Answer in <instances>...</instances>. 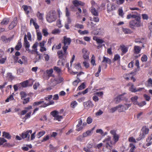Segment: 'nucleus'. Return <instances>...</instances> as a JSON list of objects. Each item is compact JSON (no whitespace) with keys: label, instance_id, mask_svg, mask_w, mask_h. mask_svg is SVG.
Returning <instances> with one entry per match:
<instances>
[{"label":"nucleus","instance_id":"nucleus-1","mask_svg":"<svg viewBox=\"0 0 152 152\" xmlns=\"http://www.w3.org/2000/svg\"><path fill=\"white\" fill-rule=\"evenodd\" d=\"M57 15L56 11L54 10L50 11L47 14L46 19L49 23L55 21L57 19Z\"/></svg>","mask_w":152,"mask_h":152},{"label":"nucleus","instance_id":"nucleus-2","mask_svg":"<svg viewBox=\"0 0 152 152\" xmlns=\"http://www.w3.org/2000/svg\"><path fill=\"white\" fill-rule=\"evenodd\" d=\"M104 142L103 146L107 148L108 151L107 152H110L112 148L113 143L111 140L110 137L108 136L103 141Z\"/></svg>","mask_w":152,"mask_h":152},{"label":"nucleus","instance_id":"nucleus-3","mask_svg":"<svg viewBox=\"0 0 152 152\" xmlns=\"http://www.w3.org/2000/svg\"><path fill=\"white\" fill-rule=\"evenodd\" d=\"M71 42V40L70 38H67L66 36L64 37L62 42L64 46L62 47V49L65 53H66V50L68 47V45L70 44Z\"/></svg>","mask_w":152,"mask_h":152},{"label":"nucleus","instance_id":"nucleus-4","mask_svg":"<svg viewBox=\"0 0 152 152\" xmlns=\"http://www.w3.org/2000/svg\"><path fill=\"white\" fill-rule=\"evenodd\" d=\"M78 121V123L76 125V130L79 132L83 130V127L87 125V123L84 122L83 123V121L81 118L79 119Z\"/></svg>","mask_w":152,"mask_h":152},{"label":"nucleus","instance_id":"nucleus-5","mask_svg":"<svg viewBox=\"0 0 152 152\" xmlns=\"http://www.w3.org/2000/svg\"><path fill=\"white\" fill-rule=\"evenodd\" d=\"M64 53H63V52L61 50H59L57 52V54L58 55L59 58L60 59H62L61 60H59L58 61V63L59 64L64 66L65 65L64 63L66 62L65 60L64 59L63 57L64 55L66 54V52L65 53L64 52Z\"/></svg>","mask_w":152,"mask_h":152},{"label":"nucleus","instance_id":"nucleus-6","mask_svg":"<svg viewBox=\"0 0 152 152\" xmlns=\"http://www.w3.org/2000/svg\"><path fill=\"white\" fill-rule=\"evenodd\" d=\"M32 133L31 130L27 131L26 132H23L21 136V137L23 139H26V140L28 141L30 140V134Z\"/></svg>","mask_w":152,"mask_h":152},{"label":"nucleus","instance_id":"nucleus-7","mask_svg":"<svg viewBox=\"0 0 152 152\" xmlns=\"http://www.w3.org/2000/svg\"><path fill=\"white\" fill-rule=\"evenodd\" d=\"M129 24L130 28H133L132 26L139 27L141 26L142 25L140 20H136L130 21Z\"/></svg>","mask_w":152,"mask_h":152},{"label":"nucleus","instance_id":"nucleus-8","mask_svg":"<svg viewBox=\"0 0 152 152\" xmlns=\"http://www.w3.org/2000/svg\"><path fill=\"white\" fill-rule=\"evenodd\" d=\"M83 104L85 109L87 110L93 107L94 106L91 100H88L87 101L84 102Z\"/></svg>","mask_w":152,"mask_h":152},{"label":"nucleus","instance_id":"nucleus-9","mask_svg":"<svg viewBox=\"0 0 152 152\" xmlns=\"http://www.w3.org/2000/svg\"><path fill=\"white\" fill-rule=\"evenodd\" d=\"M121 106V107H119L118 111L119 112H121L127 110L131 105L130 104H124V105L120 104Z\"/></svg>","mask_w":152,"mask_h":152},{"label":"nucleus","instance_id":"nucleus-10","mask_svg":"<svg viewBox=\"0 0 152 152\" xmlns=\"http://www.w3.org/2000/svg\"><path fill=\"white\" fill-rule=\"evenodd\" d=\"M83 54V57L84 59L88 60L89 58V52L86 48H83L82 50Z\"/></svg>","mask_w":152,"mask_h":152},{"label":"nucleus","instance_id":"nucleus-11","mask_svg":"<svg viewBox=\"0 0 152 152\" xmlns=\"http://www.w3.org/2000/svg\"><path fill=\"white\" fill-rule=\"evenodd\" d=\"M115 9V7L114 4H108L107 5V11L108 13H109L110 12L114 10Z\"/></svg>","mask_w":152,"mask_h":152},{"label":"nucleus","instance_id":"nucleus-12","mask_svg":"<svg viewBox=\"0 0 152 152\" xmlns=\"http://www.w3.org/2000/svg\"><path fill=\"white\" fill-rule=\"evenodd\" d=\"M72 3L76 7H77L79 6H83L85 4V3L84 2L78 0L73 1Z\"/></svg>","mask_w":152,"mask_h":152},{"label":"nucleus","instance_id":"nucleus-13","mask_svg":"<svg viewBox=\"0 0 152 152\" xmlns=\"http://www.w3.org/2000/svg\"><path fill=\"white\" fill-rule=\"evenodd\" d=\"M93 147L92 143H88L87 144L86 146L83 148V150L86 152H92L90 149Z\"/></svg>","mask_w":152,"mask_h":152},{"label":"nucleus","instance_id":"nucleus-14","mask_svg":"<svg viewBox=\"0 0 152 152\" xmlns=\"http://www.w3.org/2000/svg\"><path fill=\"white\" fill-rule=\"evenodd\" d=\"M24 40V45L26 49V50H28V49L30 47V45L29 42H28L27 40L26 36V34L25 35Z\"/></svg>","mask_w":152,"mask_h":152},{"label":"nucleus","instance_id":"nucleus-15","mask_svg":"<svg viewBox=\"0 0 152 152\" xmlns=\"http://www.w3.org/2000/svg\"><path fill=\"white\" fill-rule=\"evenodd\" d=\"M124 98V97L123 95H121L115 98L114 101L115 103L118 104L119 103L121 100H123Z\"/></svg>","mask_w":152,"mask_h":152},{"label":"nucleus","instance_id":"nucleus-16","mask_svg":"<svg viewBox=\"0 0 152 152\" xmlns=\"http://www.w3.org/2000/svg\"><path fill=\"white\" fill-rule=\"evenodd\" d=\"M96 8L91 7V12L92 14L94 16H98L99 15V12L98 10H97Z\"/></svg>","mask_w":152,"mask_h":152},{"label":"nucleus","instance_id":"nucleus-17","mask_svg":"<svg viewBox=\"0 0 152 152\" xmlns=\"http://www.w3.org/2000/svg\"><path fill=\"white\" fill-rule=\"evenodd\" d=\"M127 86H131L129 88V90L132 92H135L139 91V90H137L136 89L134 88V85L133 84L131 83H129Z\"/></svg>","mask_w":152,"mask_h":152},{"label":"nucleus","instance_id":"nucleus-18","mask_svg":"<svg viewBox=\"0 0 152 152\" xmlns=\"http://www.w3.org/2000/svg\"><path fill=\"white\" fill-rule=\"evenodd\" d=\"M121 50L122 51L121 55H123L126 53L128 51V48L124 45H122L120 46Z\"/></svg>","mask_w":152,"mask_h":152},{"label":"nucleus","instance_id":"nucleus-19","mask_svg":"<svg viewBox=\"0 0 152 152\" xmlns=\"http://www.w3.org/2000/svg\"><path fill=\"white\" fill-rule=\"evenodd\" d=\"M17 21L16 20H13L9 25V28L10 29H13L17 25Z\"/></svg>","mask_w":152,"mask_h":152},{"label":"nucleus","instance_id":"nucleus-20","mask_svg":"<svg viewBox=\"0 0 152 152\" xmlns=\"http://www.w3.org/2000/svg\"><path fill=\"white\" fill-rule=\"evenodd\" d=\"M141 48L138 46L135 45L134 47V53L135 54H139L140 52Z\"/></svg>","mask_w":152,"mask_h":152},{"label":"nucleus","instance_id":"nucleus-21","mask_svg":"<svg viewBox=\"0 0 152 152\" xmlns=\"http://www.w3.org/2000/svg\"><path fill=\"white\" fill-rule=\"evenodd\" d=\"M143 133H144L145 135L147 134L149 132V129L148 128L146 127V126H143L141 129Z\"/></svg>","mask_w":152,"mask_h":152},{"label":"nucleus","instance_id":"nucleus-22","mask_svg":"<svg viewBox=\"0 0 152 152\" xmlns=\"http://www.w3.org/2000/svg\"><path fill=\"white\" fill-rule=\"evenodd\" d=\"M54 102L53 101H50L48 103H43L42 105L39 106L40 107H45L50 105L54 104Z\"/></svg>","mask_w":152,"mask_h":152},{"label":"nucleus","instance_id":"nucleus-23","mask_svg":"<svg viewBox=\"0 0 152 152\" xmlns=\"http://www.w3.org/2000/svg\"><path fill=\"white\" fill-rule=\"evenodd\" d=\"M32 23L33 25L34 26L35 28L36 29H38L39 28V26L38 25L37 23H36L34 20L33 18H31L30 20V24Z\"/></svg>","mask_w":152,"mask_h":152},{"label":"nucleus","instance_id":"nucleus-24","mask_svg":"<svg viewBox=\"0 0 152 152\" xmlns=\"http://www.w3.org/2000/svg\"><path fill=\"white\" fill-rule=\"evenodd\" d=\"M3 136L5 138L8 139H10L11 138V137L9 133L7 132H3Z\"/></svg>","mask_w":152,"mask_h":152},{"label":"nucleus","instance_id":"nucleus-25","mask_svg":"<svg viewBox=\"0 0 152 152\" xmlns=\"http://www.w3.org/2000/svg\"><path fill=\"white\" fill-rule=\"evenodd\" d=\"M138 98V97L137 96H135L131 98V100L134 104L137 105L138 103V102L137 101Z\"/></svg>","mask_w":152,"mask_h":152},{"label":"nucleus","instance_id":"nucleus-26","mask_svg":"<svg viewBox=\"0 0 152 152\" xmlns=\"http://www.w3.org/2000/svg\"><path fill=\"white\" fill-rule=\"evenodd\" d=\"M9 19L8 18H4L2 21L1 22V25H4L7 24L9 22Z\"/></svg>","mask_w":152,"mask_h":152},{"label":"nucleus","instance_id":"nucleus-27","mask_svg":"<svg viewBox=\"0 0 152 152\" xmlns=\"http://www.w3.org/2000/svg\"><path fill=\"white\" fill-rule=\"evenodd\" d=\"M21 47L22 43L20 40L18 41L17 45L15 46V49L17 50H19L21 48Z\"/></svg>","mask_w":152,"mask_h":152},{"label":"nucleus","instance_id":"nucleus-28","mask_svg":"<svg viewBox=\"0 0 152 152\" xmlns=\"http://www.w3.org/2000/svg\"><path fill=\"white\" fill-rule=\"evenodd\" d=\"M102 62H105L107 64H110L111 63V60L108 58L106 57L105 56H104Z\"/></svg>","mask_w":152,"mask_h":152},{"label":"nucleus","instance_id":"nucleus-29","mask_svg":"<svg viewBox=\"0 0 152 152\" xmlns=\"http://www.w3.org/2000/svg\"><path fill=\"white\" fill-rule=\"evenodd\" d=\"M20 84L23 87H26L28 86V80H26L21 83Z\"/></svg>","mask_w":152,"mask_h":152},{"label":"nucleus","instance_id":"nucleus-30","mask_svg":"<svg viewBox=\"0 0 152 152\" xmlns=\"http://www.w3.org/2000/svg\"><path fill=\"white\" fill-rule=\"evenodd\" d=\"M123 31L125 34H130L132 32V31L129 28H123Z\"/></svg>","mask_w":152,"mask_h":152},{"label":"nucleus","instance_id":"nucleus-31","mask_svg":"<svg viewBox=\"0 0 152 152\" xmlns=\"http://www.w3.org/2000/svg\"><path fill=\"white\" fill-rule=\"evenodd\" d=\"M44 103V101H43V99L42 100H41V101L36 102L33 103V106L34 107L35 106H38L40 104H42Z\"/></svg>","mask_w":152,"mask_h":152},{"label":"nucleus","instance_id":"nucleus-32","mask_svg":"<svg viewBox=\"0 0 152 152\" xmlns=\"http://www.w3.org/2000/svg\"><path fill=\"white\" fill-rule=\"evenodd\" d=\"M121 105H118L115 107L112 108L110 110V112L111 113H113L118 109H119V107H121Z\"/></svg>","mask_w":152,"mask_h":152},{"label":"nucleus","instance_id":"nucleus-33","mask_svg":"<svg viewBox=\"0 0 152 152\" xmlns=\"http://www.w3.org/2000/svg\"><path fill=\"white\" fill-rule=\"evenodd\" d=\"M36 15L39 20H43V14L40 13L39 12H38Z\"/></svg>","mask_w":152,"mask_h":152},{"label":"nucleus","instance_id":"nucleus-34","mask_svg":"<svg viewBox=\"0 0 152 152\" xmlns=\"http://www.w3.org/2000/svg\"><path fill=\"white\" fill-rule=\"evenodd\" d=\"M45 131H42L39 132L37 135V137L38 138H39L45 134Z\"/></svg>","mask_w":152,"mask_h":152},{"label":"nucleus","instance_id":"nucleus-35","mask_svg":"<svg viewBox=\"0 0 152 152\" xmlns=\"http://www.w3.org/2000/svg\"><path fill=\"white\" fill-rule=\"evenodd\" d=\"M38 30L36 31L37 35V39L39 41H40L42 39V36L40 32H38Z\"/></svg>","mask_w":152,"mask_h":152},{"label":"nucleus","instance_id":"nucleus-36","mask_svg":"<svg viewBox=\"0 0 152 152\" xmlns=\"http://www.w3.org/2000/svg\"><path fill=\"white\" fill-rule=\"evenodd\" d=\"M58 112L56 110H53L50 113V115L54 118H55L58 115Z\"/></svg>","mask_w":152,"mask_h":152},{"label":"nucleus","instance_id":"nucleus-37","mask_svg":"<svg viewBox=\"0 0 152 152\" xmlns=\"http://www.w3.org/2000/svg\"><path fill=\"white\" fill-rule=\"evenodd\" d=\"M86 88L84 83H82L77 88V91H80L83 89Z\"/></svg>","mask_w":152,"mask_h":152},{"label":"nucleus","instance_id":"nucleus-38","mask_svg":"<svg viewBox=\"0 0 152 152\" xmlns=\"http://www.w3.org/2000/svg\"><path fill=\"white\" fill-rule=\"evenodd\" d=\"M144 38H138L136 39L135 40V42L137 43H143L144 42Z\"/></svg>","mask_w":152,"mask_h":152},{"label":"nucleus","instance_id":"nucleus-39","mask_svg":"<svg viewBox=\"0 0 152 152\" xmlns=\"http://www.w3.org/2000/svg\"><path fill=\"white\" fill-rule=\"evenodd\" d=\"M131 73L125 74L124 75L123 77L125 79L127 80H129V78L131 77Z\"/></svg>","mask_w":152,"mask_h":152},{"label":"nucleus","instance_id":"nucleus-40","mask_svg":"<svg viewBox=\"0 0 152 152\" xmlns=\"http://www.w3.org/2000/svg\"><path fill=\"white\" fill-rule=\"evenodd\" d=\"M145 136V135L144 134V133H140L139 135V137L136 139V140L137 141H140L142 139L144 138Z\"/></svg>","mask_w":152,"mask_h":152},{"label":"nucleus","instance_id":"nucleus-41","mask_svg":"<svg viewBox=\"0 0 152 152\" xmlns=\"http://www.w3.org/2000/svg\"><path fill=\"white\" fill-rule=\"evenodd\" d=\"M113 140H114V143H116L119 140V135L116 134L113 137Z\"/></svg>","mask_w":152,"mask_h":152},{"label":"nucleus","instance_id":"nucleus-42","mask_svg":"<svg viewBox=\"0 0 152 152\" xmlns=\"http://www.w3.org/2000/svg\"><path fill=\"white\" fill-rule=\"evenodd\" d=\"M91 131L88 130L86 131L85 132H84L83 134V137H87L91 135Z\"/></svg>","mask_w":152,"mask_h":152},{"label":"nucleus","instance_id":"nucleus-43","mask_svg":"<svg viewBox=\"0 0 152 152\" xmlns=\"http://www.w3.org/2000/svg\"><path fill=\"white\" fill-rule=\"evenodd\" d=\"M77 105V102L75 101H74L71 102L70 106L71 107L74 108Z\"/></svg>","mask_w":152,"mask_h":152},{"label":"nucleus","instance_id":"nucleus-44","mask_svg":"<svg viewBox=\"0 0 152 152\" xmlns=\"http://www.w3.org/2000/svg\"><path fill=\"white\" fill-rule=\"evenodd\" d=\"M147 56L145 54H143L141 58V60L142 62H145L148 60Z\"/></svg>","mask_w":152,"mask_h":152},{"label":"nucleus","instance_id":"nucleus-45","mask_svg":"<svg viewBox=\"0 0 152 152\" xmlns=\"http://www.w3.org/2000/svg\"><path fill=\"white\" fill-rule=\"evenodd\" d=\"M37 55L35 56L34 58V59L35 60L34 61L35 62L38 61L39 60L41 59V55L37 53Z\"/></svg>","mask_w":152,"mask_h":152},{"label":"nucleus","instance_id":"nucleus-46","mask_svg":"<svg viewBox=\"0 0 152 152\" xmlns=\"http://www.w3.org/2000/svg\"><path fill=\"white\" fill-rule=\"evenodd\" d=\"M42 33L43 35L45 37L47 36L49 34L48 31V29L47 28H44L42 29Z\"/></svg>","mask_w":152,"mask_h":152},{"label":"nucleus","instance_id":"nucleus-47","mask_svg":"<svg viewBox=\"0 0 152 152\" xmlns=\"http://www.w3.org/2000/svg\"><path fill=\"white\" fill-rule=\"evenodd\" d=\"M46 72L49 77H50L53 72V70L52 69L47 70L46 71Z\"/></svg>","mask_w":152,"mask_h":152},{"label":"nucleus","instance_id":"nucleus-48","mask_svg":"<svg viewBox=\"0 0 152 152\" xmlns=\"http://www.w3.org/2000/svg\"><path fill=\"white\" fill-rule=\"evenodd\" d=\"M20 95L21 97V99L22 100H23L27 96L26 94L23 91H21L20 93Z\"/></svg>","mask_w":152,"mask_h":152},{"label":"nucleus","instance_id":"nucleus-49","mask_svg":"<svg viewBox=\"0 0 152 152\" xmlns=\"http://www.w3.org/2000/svg\"><path fill=\"white\" fill-rule=\"evenodd\" d=\"M91 4L92 5L91 7H93L94 8H97L98 6L96 3L93 0H92L91 1Z\"/></svg>","mask_w":152,"mask_h":152},{"label":"nucleus","instance_id":"nucleus-50","mask_svg":"<svg viewBox=\"0 0 152 152\" xmlns=\"http://www.w3.org/2000/svg\"><path fill=\"white\" fill-rule=\"evenodd\" d=\"M78 32L81 35L87 34L88 33V31L87 30L82 31V30H80L78 31Z\"/></svg>","mask_w":152,"mask_h":152},{"label":"nucleus","instance_id":"nucleus-51","mask_svg":"<svg viewBox=\"0 0 152 152\" xmlns=\"http://www.w3.org/2000/svg\"><path fill=\"white\" fill-rule=\"evenodd\" d=\"M132 18L135 19V20H140L141 18L139 15H132Z\"/></svg>","mask_w":152,"mask_h":152},{"label":"nucleus","instance_id":"nucleus-52","mask_svg":"<svg viewBox=\"0 0 152 152\" xmlns=\"http://www.w3.org/2000/svg\"><path fill=\"white\" fill-rule=\"evenodd\" d=\"M83 66L86 69H88L90 65L89 63L86 61H84L83 63Z\"/></svg>","mask_w":152,"mask_h":152},{"label":"nucleus","instance_id":"nucleus-53","mask_svg":"<svg viewBox=\"0 0 152 152\" xmlns=\"http://www.w3.org/2000/svg\"><path fill=\"white\" fill-rule=\"evenodd\" d=\"M62 118L63 116L62 115H58L55 118H54V120L60 121Z\"/></svg>","mask_w":152,"mask_h":152},{"label":"nucleus","instance_id":"nucleus-54","mask_svg":"<svg viewBox=\"0 0 152 152\" xmlns=\"http://www.w3.org/2000/svg\"><path fill=\"white\" fill-rule=\"evenodd\" d=\"M75 27L76 28L80 29H83L84 28V26L83 25L80 24L78 23H76L75 24Z\"/></svg>","mask_w":152,"mask_h":152},{"label":"nucleus","instance_id":"nucleus-55","mask_svg":"<svg viewBox=\"0 0 152 152\" xmlns=\"http://www.w3.org/2000/svg\"><path fill=\"white\" fill-rule=\"evenodd\" d=\"M80 81V80L79 78H77V80H75L73 82L72 84L74 86H77Z\"/></svg>","mask_w":152,"mask_h":152},{"label":"nucleus","instance_id":"nucleus-56","mask_svg":"<svg viewBox=\"0 0 152 152\" xmlns=\"http://www.w3.org/2000/svg\"><path fill=\"white\" fill-rule=\"evenodd\" d=\"M7 75L9 79L13 80L14 78V76L12 75L11 73H8L7 74Z\"/></svg>","mask_w":152,"mask_h":152},{"label":"nucleus","instance_id":"nucleus-57","mask_svg":"<svg viewBox=\"0 0 152 152\" xmlns=\"http://www.w3.org/2000/svg\"><path fill=\"white\" fill-rule=\"evenodd\" d=\"M120 56L118 54H116L115 55L113 60L114 61H115L117 60H120Z\"/></svg>","mask_w":152,"mask_h":152},{"label":"nucleus","instance_id":"nucleus-58","mask_svg":"<svg viewBox=\"0 0 152 152\" xmlns=\"http://www.w3.org/2000/svg\"><path fill=\"white\" fill-rule=\"evenodd\" d=\"M14 99L13 96L12 95H11L9 96L6 100L5 102H8L10 100H12Z\"/></svg>","mask_w":152,"mask_h":152},{"label":"nucleus","instance_id":"nucleus-59","mask_svg":"<svg viewBox=\"0 0 152 152\" xmlns=\"http://www.w3.org/2000/svg\"><path fill=\"white\" fill-rule=\"evenodd\" d=\"M31 112L30 111L25 116L24 118L25 120H26L28 118H29L31 117Z\"/></svg>","mask_w":152,"mask_h":152},{"label":"nucleus","instance_id":"nucleus-60","mask_svg":"<svg viewBox=\"0 0 152 152\" xmlns=\"http://www.w3.org/2000/svg\"><path fill=\"white\" fill-rule=\"evenodd\" d=\"M50 137L49 135L44 136L43 139L42 140V142H44L46 141L49 139Z\"/></svg>","mask_w":152,"mask_h":152},{"label":"nucleus","instance_id":"nucleus-61","mask_svg":"<svg viewBox=\"0 0 152 152\" xmlns=\"http://www.w3.org/2000/svg\"><path fill=\"white\" fill-rule=\"evenodd\" d=\"M129 141L130 142L136 143L137 142L135 139L133 137H131L129 138Z\"/></svg>","mask_w":152,"mask_h":152},{"label":"nucleus","instance_id":"nucleus-62","mask_svg":"<svg viewBox=\"0 0 152 152\" xmlns=\"http://www.w3.org/2000/svg\"><path fill=\"white\" fill-rule=\"evenodd\" d=\"M60 31L59 29H55L53 30L52 31V33L53 34H56L60 33Z\"/></svg>","mask_w":152,"mask_h":152},{"label":"nucleus","instance_id":"nucleus-63","mask_svg":"<svg viewBox=\"0 0 152 152\" xmlns=\"http://www.w3.org/2000/svg\"><path fill=\"white\" fill-rule=\"evenodd\" d=\"M75 68L77 69H81V67L80 63H78L76 64L75 66Z\"/></svg>","mask_w":152,"mask_h":152},{"label":"nucleus","instance_id":"nucleus-64","mask_svg":"<svg viewBox=\"0 0 152 152\" xmlns=\"http://www.w3.org/2000/svg\"><path fill=\"white\" fill-rule=\"evenodd\" d=\"M148 85L152 87V79L151 78H149L147 81Z\"/></svg>","mask_w":152,"mask_h":152}]
</instances>
